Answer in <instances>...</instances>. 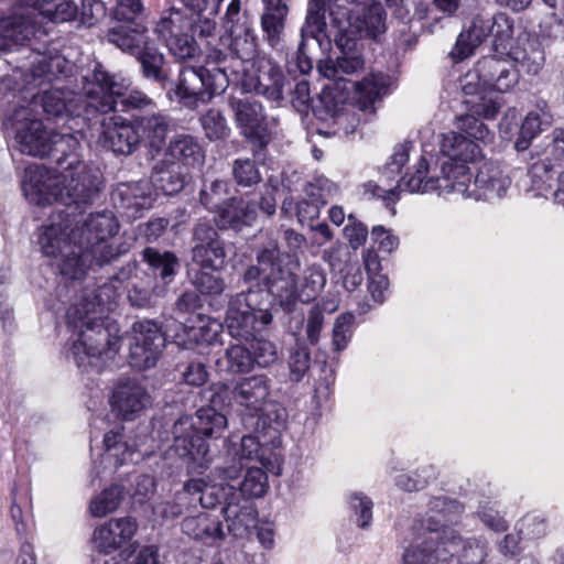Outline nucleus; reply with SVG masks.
<instances>
[{
    "instance_id": "nucleus-63",
    "label": "nucleus",
    "mask_w": 564,
    "mask_h": 564,
    "mask_svg": "<svg viewBox=\"0 0 564 564\" xmlns=\"http://www.w3.org/2000/svg\"><path fill=\"white\" fill-rule=\"evenodd\" d=\"M491 21L492 14L486 10H479L471 15L467 31L473 35L475 42L482 43L490 35Z\"/></svg>"
},
{
    "instance_id": "nucleus-5",
    "label": "nucleus",
    "mask_w": 564,
    "mask_h": 564,
    "mask_svg": "<svg viewBox=\"0 0 564 564\" xmlns=\"http://www.w3.org/2000/svg\"><path fill=\"white\" fill-rule=\"evenodd\" d=\"M96 171L74 159L63 170L30 165L24 170L22 191L26 199L45 206L58 202L68 207L90 205L100 189Z\"/></svg>"
},
{
    "instance_id": "nucleus-49",
    "label": "nucleus",
    "mask_w": 564,
    "mask_h": 564,
    "mask_svg": "<svg viewBox=\"0 0 564 564\" xmlns=\"http://www.w3.org/2000/svg\"><path fill=\"white\" fill-rule=\"evenodd\" d=\"M513 61L528 74L538 75L544 65V53L534 43L528 42L512 53Z\"/></svg>"
},
{
    "instance_id": "nucleus-16",
    "label": "nucleus",
    "mask_w": 564,
    "mask_h": 564,
    "mask_svg": "<svg viewBox=\"0 0 564 564\" xmlns=\"http://www.w3.org/2000/svg\"><path fill=\"white\" fill-rule=\"evenodd\" d=\"M101 128L98 143L115 154L131 155L141 144L135 118L130 121L120 116H112L102 120Z\"/></svg>"
},
{
    "instance_id": "nucleus-36",
    "label": "nucleus",
    "mask_w": 564,
    "mask_h": 564,
    "mask_svg": "<svg viewBox=\"0 0 564 564\" xmlns=\"http://www.w3.org/2000/svg\"><path fill=\"white\" fill-rule=\"evenodd\" d=\"M364 68V59L358 54H343L336 59H324L317 65L318 73L328 79L341 80L344 75L355 74Z\"/></svg>"
},
{
    "instance_id": "nucleus-60",
    "label": "nucleus",
    "mask_w": 564,
    "mask_h": 564,
    "mask_svg": "<svg viewBox=\"0 0 564 564\" xmlns=\"http://www.w3.org/2000/svg\"><path fill=\"white\" fill-rule=\"evenodd\" d=\"M251 354L254 365L259 367H268L278 359L275 345L265 339H258L251 344Z\"/></svg>"
},
{
    "instance_id": "nucleus-51",
    "label": "nucleus",
    "mask_w": 564,
    "mask_h": 564,
    "mask_svg": "<svg viewBox=\"0 0 564 564\" xmlns=\"http://www.w3.org/2000/svg\"><path fill=\"white\" fill-rule=\"evenodd\" d=\"M224 360L227 371L231 373L248 372L254 367L251 350L241 344L230 345Z\"/></svg>"
},
{
    "instance_id": "nucleus-38",
    "label": "nucleus",
    "mask_w": 564,
    "mask_h": 564,
    "mask_svg": "<svg viewBox=\"0 0 564 564\" xmlns=\"http://www.w3.org/2000/svg\"><path fill=\"white\" fill-rule=\"evenodd\" d=\"M82 134L54 132L52 139V155H55L58 170H63L72 160H80Z\"/></svg>"
},
{
    "instance_id": "nucleus-9",
    "label": "nucleus",
    "mask_w": 564,
    "mask_h": 564,
    "mask_svg": "<svg viewBox=\"0 0 564 564\" xmlns=\"http://www.w3.org/2000/svg\"><path fill=\"white\" fill-rule=\"evenodd\" d=\"M230 80L227 67H184L180 72L174 91L184 107L196 109L199 105L209 102L215 95L223 94Z\"/></svg>"
},
{
    "instance_id": "nucleus-22",
    "label": "nucleus",
    "mask_w": 564,
    "mask_h": 564,
    "mask_svg": "<svg viewBox=\"0 0 564 564\" xmlns=\"http://www.w3.org/2000/svg\"><path fill=\"white\" fill-rule=\"evenodd\" d=\"M474 75L479 79V86L500 93L510 90L519 79L517 70L512 69L507 62L496 57H485L479 61Z\"/></svg>"
},
{
    "instance_id": "nucleus-53",
    "label": "nucleus",
    "mask_w": 564,
    "mask_h": 564,
    "mask_svg": "<svg viewBox=\"0 0 564 564\" xmlns=\"http://www.w3.org/2000/svg\"><path fill=\"white\" fill-rule=\"evenodd\" d=\"M227 195L228 184L225 181L215 180L203 185L199 192V202L208 210L216 214V210L226 202Z\"/></svg>"
},
{
    "instance_id": "nucleus-1",
    "label": "nucleus",
    "mask_w": 564,
    "mask_h": 564,
    "mask_svg": "<svg viewBox=\"0 0 564 564\" xmlns=\"http://www.w3.org/2000/svg\"><path fill=\"white\" fill-rule=\"evenodd\" d=\"M257 264L249 265L242 281L250 284L248 291L231 296L225 323L229 334L239 339L254 338L272 322V314L262 307L263 285L285 312H292L297 303L316 299L326 285V275L318 264L306 267L297 278L284 263L275 245L263 248L257 256Z\"/></svg>"
},
{
    "instance_id": "nucleus-58",
    "label": "nucleus",
    "mask_w": 564,
    "mask_h": 564,
    "mask_svg": "<svg viewBox=\"0 0 564 564\" xmlns=\"http://www.w3.org/2000/svg\"><path fill=\"white\" fill-rule=\"evenodd\" d=\"M355 317L351 313H344L339 315L333 327V345L335 350H343L351 336V327L354 324Z\"/></svg>"
},
{
    "instance_id": "nucleus-31",
    "label": "nucleus",
    "mask_w": 564,
    "mask_h": 564,
    "mask_svg": "<svg viewBox=\"0 0 564 564\" xmlns=\"http://www.w3.org/2000/svg\"><path fill=\"white\" fill-rule=\"evenodd\" d=\"M119 229V224L112 213L91 214L80 227H76L77 238L83 243L87 238L100 241L113 237Z\"/></svg>"
},
{
    "instance_id": "nucleus-32",
    "label": "nucleus",
    "mask_w": 564,
    "mask_h": 564,
    "mask_svg": "<svg viewBox=\"0 0 564 564\" xmlns=\"http://www.w3.org/2000/svg\"><path fill=\"white\" fill-rule=\"evenodd\" d=\"M79 95L70 90L55 87L43 94L42 106L44 111L51 116H62L68 112L72 116H80L84 113Z\"/></svg>"
},
{
    "instance_id": "nucleus-43",
    "label": "nucleus",
    "mask_w": 564,
    "mask_h": 564,
    "mask_svg": "<svg viewBox=\"0 0 564 564\" xmlns=\"http://www.w3.org/2000/svg\"><path fill=\"white\" fill-rule=\"evenodd\" d=\"M386 14L379 2H371L364 12L357 17L356 26L359 32L369 37H377L386 31Z\"/></svg>"
},
{
    "instance_id": "nucleus-50",
    "label": "nucleus",
    "mask_w": 564,
    "mask_h": 564,
    "mask_svg": "<svg viewBox=\"0 0 564 564\" xmlns=\"http://www.w3.org/2000/svg\"><path fill=\"white\" fill-rule=\"evenodd\" d=\"M85 251H87L89 256V264L93 262L102 265L118 258L121 253L127 252L128 246L120 248L118 246H113L110 243L108 239L100 241H93L89 237L87 238V242L84 243Z\"/></svg>"
},
{
    "instance_id": "nucleus-64",
    "label": "nucleus",
    "mask_w": 564,
    "mask_h": 564,
    "mask_svg": "<svg viewBox=\"0 0 564 564\" xmlns=\"http://www.w3.org/2000/svg\"><path fill=\"white\" fill-rule=\"evenodd\" d=\"M546 533L545 520L535 514L525 516L519 523V534L524 539L535 540Z\"/></svg>"
},
{
    "instance_id": "nucleus-40",
    "label": "nucleus",
    "mask_w": 564,
    "mask_h": 564,
    "mask_svg": "<svg viewBox=\"0 0 564 564\" xmlns=\"http://www.w3.org/2000/svg\"><path fill=\"white\" fill-rule=\"evenodd\" d=\"M169 154L186 165L199 164L203 152L197 141L188 134L175 135L167 147Z\"/></svg>"
},
{
    "instance_id": "nucleus-39",
    "label": "nucleus",
    "mask_w": 564,
    "mask_h": 564,
    "mask_svg": "<svg viewBox=\"0 0 564 564\" xmlns=\"http://www.w3.org/2000/svg\"><path fill=\"white\" fill-rule=\"evenodd\" d=\"M109 42L123 52L137 55L148 44L143 30L132 29L129 25H120L112 29L108 34Z\"/></svg>"
},
{
    "instance_id": "nucleus-48",
    "label": "nucleus",
    "mask_w": 564,
    "mask_h": 564,
    "mask_svg": "<svg viewBox=\"0 0 564 564\" xmlns=\"http://www.w3.org/2000/svg\"><path fill=\"white\" fill-rule=\"evenodd\" d=\"M142 257L153 271L159 272L163 280L173 276L178 267L177 258L169 251L160 252L154 248H145Z\"/></svg>"
},
{
    "instance_id": "nucleus-19",
    "label": "nucleus",
    "mask_w": 564,
    "mask_h": 564,
    "mask_svg": "<svg viewBox=\"0 0 564 564\" xmlns=\"http://www.w3.org/2000/svg\"><path fill=\"white\" fill-rule=\"evenodd\" d=\"M137 530L138 523L133 518H113L95 529L93 542L99 552L109 554L127 544Z\"/></svg>"
},
{
    "instance_id": "nucleus-12",
    "label": "nucleus",
    "mask_w": 564,
    "mask_h": 564,
    "mask_svg": "<svg viewBox=\"0 0 564 564\" xmlns=\"http://www.w3.org/2000/svg\"><path fill=\"white\" fill-rule=\"evenodd\" d=\"M228 102L241 135L254 147L265 148L272 140L275 120L267 117L262 104L252 97H230Z\"/></svg>"
},
{
    "instance_id": "nucleus-10",
    "label": "nucleus",
    "mask_w": 564,
    "mask_h": 564,
    "mask_svg": "<svg viewBox=\"0 0 564 564\" xmlns=\"http://www.w3.org/2000/svg\"><path fill=\"white\" fill-rule=\"evenodd\" d=\"M130 85V79L111 75L101 65H96L91 72L83 77V96H79V100L84 113L90 115L93 111L108 113L112 111L117 104V97L123 96Z\"/></svg>"
},
{
    "instance_id": "nucleus-29",
    "label": "nucleus",
    "mask_w": 564,
    "mask_h": 564,
    "mask_svg": "<svg viewBox=\"0 0 564 564\" xmlns=\"http://www.w3.org/2000/svg\"><path fill=\"white\" fill-rule=\"evenodd\" d=\"M182 531L186 535L205 543H213L225 538L221 521L218 517L208 512L185 518L182 522Z\"/></svg>"
},
{
    "instance_id": "nucleus-3",
    "label": "nucleus",
    "mask_w": 564,
    "mask_h": 564,
    "mask_svg": "<svg viewBox=\"0 0 564 564\" xmlns=\"http://www.w3.org/2000/svg\"><path fill=\"white\" fill-rule=\"evenodd\" d=\"M73 0H21L8 15L0 17V53H17L8 59L14 65V83L39 86L52 82L66 72L63 56H46L32 51L26 43L41 29L43 21L64 23L78 15Z\"/></svg>"
},
{
    "instance_id": "nucleus-54",
    "label": "nucleus",
    "mask_w": 564,
    "mask_h": 564,
    "mask_svg": "<svg viewBox=\"0 0 564 564\" xmlns=\"http://www.w3.org/2000/svg\"><path fill=\"white\" fill-rule=\"evenodd\" d=\"M514 33V24L512 18L506 12H497L492 14L490 24V35L494 39L496 47L506 46L510 43Z\"/></svg>"
},
{
    "instance_id": "nucleus-2",
    "label": "nucleus",
    "mask_w": 564,
    "mask_h": 564,
    "mask_svg": "<svg viewBox=\"0 0 564 564\" xmlns=\"http://www.w3.org/2000/svg\"><path fill=\"white\" fill-rule=\"evenodd\" d=\"M73 0H21L8 15L0 17V53H17L8 59L14 65V83L39 86L52 82L66 72L63 56H46L32 51L26 43L41 29L43 21L64 23L78 15Z\"/></svg>"
},
{
    "instance_id": "nucleus-41",
    "label": "nucleus",
    "mask_w": 564,
    "mask_h": 564,
    "mask_svg": "<svg viewBox=\"0 0 564 564\" xmlns=\"http://www.w3.org/2000/svg\"><path fill=\"white\" fill-rule=\"evenodd\" d=\"M551 122L552 115L545 109V106L529 112L520 128V137L516 142L517 150H527L530 141L541 131L542 126H550Z\"/></svg>"
},
{
    "instance_id": "nucleus-61",
    "label": "nucleus",
    "mask_w": 564,
    "mask_h": 564,
    "mask_svg": "<svg viewBox=\"0 0 564 564\" xmlns=\"http://www.w3.org/2000/svg\"><path fill=\"white\" fill-rule=\"evenodd\" d=\"M187 496L189 494H185L183 489L182 492H177L175 496V500L173 501H161L153 506V513L162 519L169 520L177 518L183 513L184 503L187 500Z\"/></svg>"
},
{
    "instance_id": "nucleus-26",
    "label": "nucleus",
    "mask_w": 564,
    "mask_h": 564,
    "mask_svg": "<svg viewBox=\"0 0 564 564\" xmlns=\"http://www.w3.org/2000/svg\"><path fill=\"white\" fill-rule=\"evenodd\" d=\"M256 205L242 197H231L216 210V224L220 229L240 230L256 220Z\"/></svg>"
},
{
    "instance_id": "nucleus-11",
    "label": "nucleus",
    "mask_w": 564,
    "mask_h": 564,
    "mask_svg": "<svg viewBox=\"0 0 564 564\" xmlns=\"http://www.w3.org/2000/svg\"><path fill=\"white\" fill-rule=\"evenodd\" d=\"M3 126L14 135L21 153L46 158L52 155V139L54 130H48L39 120L30 106H21L4 120Z\"/></svg>"
},
{
    "instance_id": "nucleus-42",
    "label": "nucleus",
    "mask_w": 564,
    "mask_h": 564,
    "mask_svg": "<svg viewBox=\"0 0 564 564\" xmlns=\"http://www.w3.org/2000/svg\"><path fill=\"white\" fill-rule=\"evenodd\" d=\"M135 57L141 64L142 74L145 78L161 84L167 80V75L163 69L164 56L155 47L148 43Z\"/></svg>"
},
{
    "instance_id": "nucleus-52",
    "label": "nucleus",
    "mask_w": 564,
    "mask_h": 564,
    "mask_svg": "<svg viewBox=\"0 0 564 564\" xmlns=\"http://www.w3.org/2000/svg\"><path fill=\"white\" fill-rule=\"evenodd\" d=\"M200 124L210 141L225 140L230 134L226 117L220 110L209 109L200 117Z\"/></svg>"
},
{
    "instance_id": "nucleus-8",
    "label": "nucleus",
    "mask_w": 564,
    "mask_h": 564,
    "mask_svg": "<svg viewBox=\"0 0 564 564\" xmlns=\"http://www.w3.org/2000/svg\"><path fill=\"white\" fill-rule=\"evenodd\" d=\"M269 395V379L263 375H253L240 378L231 389L225 384L216 386L210 401L213 405L225 406L230 404V401L225 402V399L230 397V400L241 408L245 414L263 419L265 423L267 420L271 422L265 411L269 408H272L274 412L278 411V405L271 402Z\"/></svg>"
},
{
    "instance_id": "nucleus-13",
    "label": "nucleus",
    "mask_w": 564,
    "mask_h": 564,
    "mask_svg": "<svg viewBox=\"0 0 564 564\" xmlns=\"http://www.w3.org/2000/svg\"><path fill=\"white\" fill-rule=\"evenodd\" d=\"M192 29L193 21L181 10L173 8L161 17L154 32L173 56L185 61L196 56L199 51L193 35L189 34Z\"/></svg>"
},
{
    "instance_id": "nucleus-7",
    "label": "nucleus",
    "mask_w": 564,
    "mask_h": 564,
    "mask_svg": "<svg viewBox=\"0 0 564 564\" xmlns=\"http://www.w3.org/2000/svg\"><path fill=\"white\" fill-rule=\"evenodd\" d=\"M215 406L199 409L194 417L182 416L173 425L172 451L193 471L202 473L212 462L205 437H219L227 427V417Z\"/></svg>"
},
{
    "instance_id": "nucleus-47",
    "label": "nucleus",
    "mask_w": 564,
    "mask_h": 564,
    "mask_svg": "<svg viewBox=\"0 0 564 564\" xmlns=\"http://www.w3.org/2000/svg\"><path fill=\"white\" fill-rule=\"evenodd\" d=\"M226 259V251L221 240L208 246H194L193 260L199 268L219 271L223 269Z\"/></svg>"
},
{
    "instance_id": "nucleus-55",
    "label": "nucleus",
    "mask_w": 564,
    "mask_h": 564,
    "mask_svg": "<svg viewBox=\"0 0 564 564\" xmlns=\"http://www.w3.org/2000/svg\"><path fill=\"white\" fill-rule=\"evenodd\" d=\"M307 198L324 206L338 193V186L325 176H316L305 188Z\"/></svg>"
},
{
    "instance_id": "nucleus-57",
    "label": "nucleus",
    "mask_w": 564,
    "mask_h": 564,
    "mask_svg": "<svg viewBox=\"0 0 564 564\" xmlns=\"http://www.w3.org/2000/svg\"><path fill=\"white\" fill-rule=\"evenodd\" d=\"M232 173L235 180L241 186H251L261 180L254 162L250 159H237L234 163Z\"/></svg>"
},
{
    "instance_id": "nucleus-17",
    "label": "nucleus",
    "mask_w": 564,
    "mask_h": 564,
    "mask_svg": "<svg viewBox=\"0 0 564 564\" xmlns=\"http://www.w3.org/2000/svg\"><path fill=\"white\" fill-rule=\"evenodd\" d=\"M112 410L123 420H133L152 403L147 388L135 379H120L110 399Z\"/></svg>"
},
{
    "instance_id": "nucleus-33",
    "label": "nucleus",
    "mask_w": 564,
    "mask_h": 564,
    "mask_svg": "<svg viewBox=\"0 0 564 564\" xmlns=\"http://www.w3.org/2000/svg\"><path fill=\"white\" fill-rule=\"evenodd\" d=\"M64 248L66 250L57 258L59 259L57 265L61 274L73 280L83 278L90 265L84 243L77 240L73 245H64Z\"/></svg>"
},
{
    "instance_id": "nucleus-34",
    "label": "nucleus",
    "mask_w": 564,
    "mask_h": 564,
    "mask_svg": "<svg viewBox=\"0 0 564 564\" xmlns=\"http://www.w3.org/2000/svg\"><path fill=\"white\" fill-rule=\"evenodd\" d=\"M115 204L123 209L139 212L151 205L148 183L121 184L112 195Z\"/></svg>"
},
{
    "instance_id": "nucleus-14",
    "label": "nucleus",
    "mask_w": 564,
    "mask_h": 564,
    "mask_svg": "<svg viewBox=\"0 0 564 564\" xmlns=\"http://www.w3.org/2000/svg\"><path fill=\"white\" fill-rule=\"evenodd\" d=\"M165 347V337L156 323L140 321L133 324L129 347L131 367L145 370L156 365Z\"/></svg>"
},
{
    "instance_id": "nucleus-44",
    "label": "nucleus",
    "mask_w": 564,
    "mask_h": 564,
    "mask_svg": "<svg viewBox=\"0 0 564 564\" xmlns=\"http://www.w3.org/2000/svg\"><path fill=\"white\" fill-rule=\"evenodd\" d=\"M124 498V488L115 484L91 499L89 511L93 517L102 518L118 509Z\"/></svg>"
},
{
    "instance_id": "nucleus-35",
    "label": "nucleus",
    "mask_w": 564,
    "mask_h": 564,
    "mask_svg": "<svg viewBox=\"0 0 564 564\" xmlns=\"http://www.w3.org/2000/svg\"><path fill=\"white\" fill-rule=\"evenodd\" d=\"M230 35V46L238 56L236 64L238 66L250 65V59L257 52V36L252 29V23L246 26H236L227 31Z\"/></svg>"
},
{
    "instance_id": "nucleus-30",
    "label": "nucleus",
    "mask_w": 564,
    "mask_h": 564,
    "mask_svg": "<svg viewBox=\"0 0 564 564\" xmlns=\"http://www.w3.org/2000/svg\"><path fill=\"white\" fill-rule=\"evenodd\" d=\"M441 149L448 160L464 164L473 162L482 155L481 147L478 142L454 131L443 137Z\"/></svg>"
},
{
    "instance_id": "nucleus-59",
    "label": "nucleus",
    "mask_w": 564,
    "mask_h": 564,
    "mask_svg": "<svg viewBox=\"0 0 564 564\" xmlns=\"http://www.w3.org/2000/svg\"><path fill=\"white\" fill-rule=\"evenodd\" d=\"M262 452L263 449L256 436L245 435L234 455L240 460L259 459L264 467H268L270 463L264 458Z\"/></svg>"
},
{
    "instance_id": "nucleus-15",
    "label": "nucleus",
    "mask_w": 564,
    "mask_h": 564,
    "mask_svg": "<svg viewBox=\"0 0 564 564\" xmlns=\"http://www.w3.org/2000/svg\"><path fill=\"white\" fill-rule=\"evenodd\" d=\"M249 66L242 67V74L238 69H232L229 74L230 82L238 83L246 93H256L275 101L281 100L284 87L283 73L269 62Z\"/></svg>"
},
{
    "instance_id": "nucleus-27",
    "label": "nucleus",
    "mask_w": 564,
    "mask_h": 564,
    "mask_svg": "<svg viewBox=\"0 0 564 564\" xmlns=\"http://www.w3.org/2000/svg\"><path fill=\"white\" fill-rule=\"evenodd\" d=\"M223 512L227 521L228 532L235 538H245L257 525V510L254 506L247 500L242 502L239 497L235 500L227 501L224 506Z\"/></svg>"
},
{
    "instance_id": "nucleus-25",
    "label": "nucleus",
    "mask_w": 564,
    "mask_h": 564,
    "mask_svg": "<svg viewBox=\"0 0 564 564\" xmlns=\"http://www.w3.org/2000/svg\"><path fill=\"white\" fill-rule=\"evenodd\" d=\"M135 123L141 142L148 147L152 155L165 147L167 134L174 127L173 120L161 112L137 117Z\"/></svg>"
},
{
    "instance_id": "nucleus-46",
    "label": "nucleus",
    "mask_w": 564,
    "mask_h": 564,
    "mask_svg": "<svg viewBox=\"0 0 564 564\" xmlns=\"http://www.w3.org/2000/svg\"><path fill=\"white\" fill-rule=\"evenodd\" d=\"M152 182L166 195H173L184 186V178L180 172V166L175 163L166 166L164 164H156L153 167Z\"/></svg>"
},
{
    "instance_id": "nucleus-56",
    "label": "nucleus",
    "mask_w": 564,
    "mask_h": 564,
    "mask_svg": "<svg viewBox=\"0 0 564 564\" xmlns=\"http://www.w3.org/2000/svg\"><path fill=\"white\" fill-rule=\"evenodd\" d=\"M194 284L200 293L214 295L220 294L226 286L218 271L207 268H199L195 275Z\"/></svg>"
},
{
    "instance_id": "nucleus-18",
    "label": "nucleus",
    "mask_w": 564,
    "mask_h": 564,
    "mask_svg": "<svg viewBox=\"0 0 564 564\" xmlns=\"http://www.w3.org/2000/svg\"><path fill=\"white\" fill-rule=\"evenodd\" d=\"M426 173L427 161L425 158H421L417 163L416 171L413 175L397 180L394 186L387 184V186L383 187L381 185L369 183L367 185V189L371 191L373 195L384 199L387 204H394L399 198V193L403 191L421 194L430 192L438 193L436 177H430L425 180Z\"/></svg>"
},
{
    "instance_id": "nucleus-37",
    "label": "nucleus",
    "mask_w": 564,
    "mask_h": 564,
    "mask_svg": "<svg viewBox=\"0 0 564 564\" xmlns=\"http://www.w3.org/2000/svg\"><path fill=\"white\" fill-rule=\"evenodd\" d=\"M358 105L362 111L373 112V104L387 91V77L382 74H372L361 82L355 83Z\"/></svg>"
},
{
    "instance_id": "nucleus-28",
    "label": "nucleus",
    "mask_w": 564,
    "mask_h": 564,
    "mask_svg": "<svg viewBox=\"0 0 564 564\" xmlns=\"http://www.w3.org/2000/svg\"><path fill=\"white\" fill-rule=\"evenodd\" d=\"M438 194L457 193L469 197L471 178L466 164L448 160L442 164L441 176L436 177Z\"/></svg>"
},
{
    "instance_id": "nucleus-4",
    "label": "nucleus",
    "mask_w": 564,
    "mask_h": 564,
    "mask_svg": "<svg viewBox=\"0 0 564 564\" xmlns=\"http://www.w3.org/2000/svg\"><path fill=\"white\" fill-rule=\"evenodd\" d=\"M434 512L425 521L427 534L415 542L403 554L405 564H446L457 555L462 564H481L486 557V545L479 541L463 542L447 524L456 523L463 507L453 500L437 498L432 501Z\"/></svg>"
},
{
    "instance_id": "nucleus-21",
    "label": "nucleus",
    "mask_w": 564,
    "mask_h": 564,
    "mask_svg": "<svg viewBox=\"0 0 564 564\" xmlns=\"http://www.w3.org/2000/svg\"><path fill=\"white\" fill-rule=\"evenodd\" d=\"M510 185V178L502 169L492 162L484 163L477 171L473 185H470L469 198L476 200H492L505 195Z\"/></svg>"
},
{
    "instance_id": "nucleus-23",
    "label": "nucleus",
    "mask_w": 564,
    "mask_h": 564,
    "mask_svg": "<svg viewBox=\"0 0 564 564\" xmlns=\"http://www.w3.org/2000/svg\"><path fill=\"white\" fill-rule=\"evenodd\" d=\"M262 3L260 25L263 39L272 48H276L284 42L289 7L284 0H262Z\"/></svg>"
},
{
    "instance_id": "nucleus-20",
    "label": "nucleus",
    "mask_w": 564,
    "mask_h": 564,
    "mask_svg": "<svg viewBox=\"0 0 564 564\" xmlns=\"http://www.w3.org/2000/svg\"><path fill=\"white\" fill-rule=\"evenodd\" d=\"M69 215L58 213L53 216L51 223L43 226L39 236V245L45 257L57 259L66 250L64 245H73L77 241L75 228L70 229Z\"/></svg>"
},
{
    "instance_id": "nucleus-24",
    "label": "nucleus",
    "mask_w": 564,
    "mask_h": 564,
    "mask_svg": "<svg viewBox=\"0 0 564 564\" xmlns=\"http://www.w3.org/2000/svg\"><path fill=\"white\" fill-rule=\"evenodd\" d=\"M209 481L206 482L203 479H191L184 485L185 494L191 496H197L203 508H215L217 505L225 503L235 497V500L239 497L237 488L231 484L217 482L209 476Z\"/></svg>"
},
{
    "instance_id": "nucleus-62",
    "label": "nucleus",
    "mask_w": 564,
    "mask_h": 564,
    "mask_svg": "<svg viewBox=\"0 0 564 564\" xmlns=\"http://www.w3.org/2000/svg\"><path fill=\"white\" fill-rule=\"evenodd\" d=\"M243 466L240 459L235 455L228 456L220 466H217L212 473L213 480H219L223 484H230L237 479Z\"/></svg>"
},
{
    "instance_id": "nucleus-6",
    "label": "nucleus",
    "mask_w": 564,
    "mask_h": 564,
    "mask_svg": "<svg viewBox=\"0 0 564 564\" xmlns=\"http://www.w3.org/2000/svg\"><path fill=\"white\" fill-rule=\"evenodd\" d=\"M101 314L100 303L89 300L72 306L67 312L68 321L78 329L73 343V356L77 366L85 371H100L120 349V337L111 335L97 322V315Z\"/></svg>"
},
{
    "instance_id": "nucleus-45",
    "label": "nucleus",
    "mask_w": 564,
    "mask_h": 564,
    "mask_svg": "<svg viewBox=\"0 0 564 564\" xmlns=\"http://www.w3.org/2000/svg\"><path fill=\"white\" fill-rule=\"evenodd\" d=\"M268 488L267 474L259 467H251L247 469L237 492L239 500L242 502L243 500L249 501V499L263 497Z\"/></svg>"
}]
</instances>
